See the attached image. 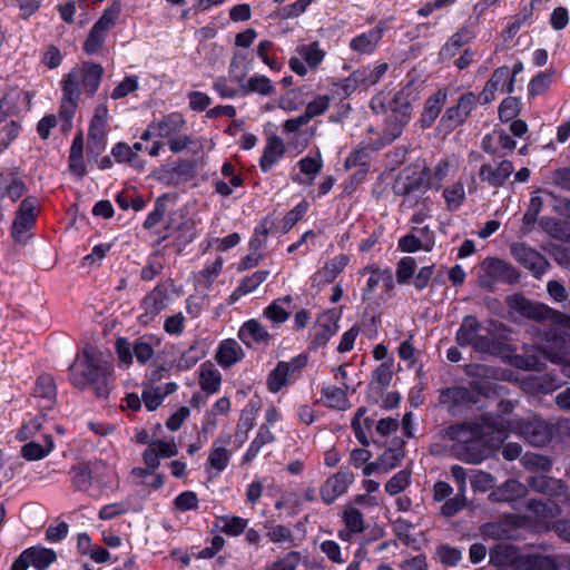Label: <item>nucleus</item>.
Masks as SVG:
<instances>
[{
	"label": "nucleus",
	"mask_w": 570,
	"mask_h": 570,
	"mask_svg": "<svg viewBox=\"0 0 570 570\" xmlns=\"http://www.w3.org/2000/svg\"><path fill=\"white\" fill-rule=\"evenodd\" d=\"M456 343L462 346H472L480 353L497 354L499 345L490 325L482 324L475 316H465L455 335Z\"/></svg>",
	"instance_id": "nucleus-5"
},
{
	"label": "nucleus",
	"mask_w": 570,
	"mask_h": 570,
	"mask_svg": "<svg viewBox=\"0 0 570 570\" xmlns=\"http://www.w3.org/2000/svg\"><path fill=\"white\" fill-rule=\"evenodd\" d=\"M411 89H403L397 92L391 105V116L386 128L384 129V140L393 141L397 138L404 126L410 121L412 115V100L410 99Z\"/></svg>",
	"instance_id": "nucleus-10"
},
{
	"label": "nucleus",
	"mask_w": 570,
	"mask_h": 570,
	"mask_svg": "<svg viewBox=\"0 0 570 570\" xmlns=\"http://www.w3.org/2000/svg\"><path fill=\"white\" fill-rule=\"evenodd\" d=\"M297 57L288 61L289 68L296 75L304 77L308 69H316L325 58V51L317 41L301 45L296 48Z\"/></svg>",
	"instance_id": "nucleus-15"
},
{
	"label": "nucleus",
	"mask_w": 570,
	"mask_h": 570,
	"mask_svg": "<svg viewBox=\"0 0 570 570\" xmlns=\"http://www.w3.org/2000/svg\"><path fill=\"white\" fill-rule=\"evenodd\" d=\"M410 479L411 472L407 470H401L386 482L385 491L390 495H396L409 487Z\"/></svg>",
	"instance_id": "nucleus-63"
},
{
	"label": "nucleus",
	"mask_w": 570,
	"mask_h": 570,
	"mask_svg": "<svg viewBox=\"0 0 570 570\" xmlns=\"http://www.w3.org/2000/svg\"><path fill=\"white\" fill-rule=\"evenodd\" d=\"M495 91L509 92L513 91V79L509 67L503 66L495 69L491 79L487 82L482 96L485 102L493 99Z\"/></svg>",
	"instance_id": "nucleus-30"
},
{
	"label": "nucleus",
	"mask_w": 570,
	"mask_h": 570,
	"mask_svg": "<svg viewBox=\"0 0 570 570\" xmlns=\"http://www.w3.org/2000/svg\"><path fill=\"white\" fill-rule=\"evenodd\" d=\"M397 247L404 253H415L417 250L431 252L433 242L430 236L426 239H421L417 235L411 233L399 239Z\"/></svg>",
	"instance_id": "nucleus-52"
},
{
	"label": "nucleus",
	"mask_w": 570,
	"mask_h": 570,
	"mask_svg": "<svg viewBox=\"0 0 570 570\" xmlns=\"http://www.w3.org/2000/svg\"><path fill=\"white\" fill-rule=\"evenodd\" d=\"M248 525V520L236 515H222L217 518L216 527L229 537L240 535Z\"/></svg>",
	"instance_id": "nucleus-48"
},
{
	"label": "nucleus",
	"mask_w": 570,
	"mask_h": 570,
	"mask_svg": "<svg viewBox=\"0 0 570 570\" xmlns=\"http://www.w3.org/2000/svg\"><path fill=\"white\" fill-rule=\"evenodd\" d=\"M104 68L94 62H83L73 67L60 80L62 92L59 115L70 120L83 97L91 98L97 92Z\"/></svg>",
	"instance_id": "nucleus-2"
},
{
	"label": "nucleus",
	"mask_w": 570,
	"mask_h": 570,
	"mask_svg": "<svg viewBox=\"0 0 570 570\" xmlns=\"http://www.w3.org/2000/svg\"><path fill=\"white\" fill-rule=\"evenodd\" d=\"M442 198L449 212L459 210L466 199L465 187L462 180L445 186L442 190Z\"/></svg>",
	"instance_id": "nucleus-43"
},
{
	"label": "nucleus",
	"mask_w": 570,
	"mask_h": 570,
	"mask_svg": "<svg viewBox=\"0 0 570 570\" xmlns=\"http://www.w3.org/2000/svg\"><path fill=\"white\" fill-rule=\"evenodd\" d=\"M164 239L168 240L165 247L170 246L175 253L179 254L195 237L191 233L184 232L183 228L178 226L173 233L166 235Z\"/></svg>",
	"instance_id": "nucleus-57"
},
{
	"label": "nucleus",
	"mask_w": 570,
	"mask_h": 570,
	"mask_svg": "<svg viewBox=\"0 0 570 570\" xmlns=\"http://www.w3.org/2000/svg\"><path fill=\"white\" fill-rule=\"evenodd\" d=\"M297 166L299 168V175H297L294 180L298 184L311 185L323 167L321 153L318 150L313 154L309 153L297 163Z\"/></svg>",
	"instance_id": "nucleus-34"
},
{
	"label": "nucleus",
	"mask_w": 570,
	"mask_h": 570,
	"mask_svg": "<svg viewBox=\"0 0 570 570\" xmlns=\"http://www.w3.org/2000/svg\"><path fill=\"white\" fill-rule=\"evenodd\" d=\"M404 444L401 439L393 440L375 462L364 465L363 474L386 473L396 468L404 458Z\"/></svg>",
	"instance_id": "nucleus-17"
},
{
	"label": "nucleus",
	"mask_w": 570,
	"mask_h": 570,
	"mask_svg": "<svg viewBox=\"0 0 570 570\" xmlns=\"http://www.w3.org/2000/svg\"><path fill=\"white\" fill-rule=\"evenodd\" d=\"M69 372L73 386L81 390L92 387L97 396L108 394L112 366L94 346L87 345L77 354Z\"/></svg>",
	"instance_id": "nucleus-3"
},
{
	"label": "nucleus",
	"mask_w": 570,
	"mask_h": 570,
	"mask_svg": "<svg viewBox=\"0 0 570 570\" xmlns=\"http://www.w3.org/2000/svg\"><path fill=\"white\" fill-rule=\"evenodd\" d=\"M527 508L530 517L540 528L548 530L552 527L559 538L570 543V520L553 523L556 517L561 513L559 505L553 500H530Z\"/></svg>",
	"instance_id": "nucleus-7"
},
{
	"label": "nucleus",
	"mask_w": 570,
	"mask_h": 570,
	"mask_svg": "<svg viewBox=\"0 0 570 570\" xmlns=\"http://www.w3.org/2000/svg\"><path fill=\"white\" fill-rule=\"evenodd\" d=\"M136 441L141 444H147L142 453V460L149 473H153L160 465L161 459H169L178 454V446L174 440H153L149 441V435L146 431H140L136 434Z\"/></svg>",
	"instance_id": "nucleus-11"
},
{
	"label": "nucleus",
	"mask_w": 570,
	"mask_h": 570,
	"mask_svg": "<svg viewBox=\"0 0 570 570\" xmlns=\"http://www.w3.org/2000/svg\"><path fill=\"white\" fill-rule=\"evenodd\" d=\"M238 338L248 348L268 345L272 335L266 327L256 318L244 322L238 330Z\"/></svg>",
	"instance_id": "nucleus-25"
},
{
	"label": "nucleus",
	"mask_w": 570,
	"mask_h": 570,
	"mask_svg": "<svg viewBox=\"0 0 570 570\" xmlns=\"http://www.w3.org/2000/svg\"><path fill=\"white\" fill-rule=\"evenodd\" d=\"M167 306L166 292L159 287L154 288L141 302L144 313L139 316L142 324L151 322Z\"/></svg>",
	"instance_id": "nucleus-31"
},
{
	"label": "nucleus",
	"mask_w": 570,
	"mask_h": 570,
	"mask_svg": "<svg viewBox=\"0 0 570 570\" xmlns=\"http://www.w3.org/2000/svg\"><path fill=\"white\" fill-rule=\"evenodd\" d=\"M198 383L205 393L215 394L220 390L222 373L213 363L205 362L198 368Z\"/></svg>",
	"instance_id": "nucleus-41"
},
{
	"label": "nucleus",
	"mask_w": 570,
	"mask_h": 570,
	"mask_svg": "<svg viewBox=\"0 0 570 570\" xmlns=\"http://www.w3.org/2000/svg\"><path fill=\"white\" fill-rule=\"evenodd\" d=\"M268 275V271H256L253 274L244 277L239 282L238 286L229 295L228 304H235L243 296L253 293L261 284L267 279Z\"/></svg>",
	"instance_id": "nucleus-39"
},
{
	"label": "nucleus",
	"mask_w": 570,
	"mask_h": 570,
	"mask_svg": "<svg viewBox=\"0 0 570 570\" xmlns=\"http://www.w3.org/2000/svg\"><path fill=\"white\" fill-rule=\"evenodd\" d=\"M482 148L491 155L504 156L515 148V141L504 131L494 130L483 138Z\"/></svg>",
	"instance_id": "nucleus-36"
},
{
	"label": "nucleus",
	"mask_w": 570,
	"mask_h": 570,
	"mask_svg": "<svg viewBox=\"0 0 570 570\" xmlns=\"http://www.w3.org/2000/svg\"><path fill=\"white\" fill-rule=\"evenodd\" d=\"M121 12L119 1H114L92 26L83 43V50L88 55L97 53L104 46L109 31L115 27Z\"/></svg>",
	"instance_id": "nucleus-9"
},
{
	"label": "nucleus",
	"mask_w": 570,
	"mask_h": 570,
	"mask_svg": "<svg viewBox=\"0 0 570 570\" xmlns=\"http://www.w3.org/2000/svg\"><path fill=\"white\" fill-rule=\"evenodd\" d=\"M224 259L217 256L214 261L207 262L197 275V283L205 288H210L223 271Z\"/></svg>",
	"instance_id": "nucleus-51"
},
{
	"label": "nucleus",
	"mask_w": 570,
	"mask_h": 570,
	"mask_svg": "<svg viewBox=\"0 0 570 570\" xmlns=\"http://www.w3.org/2000/svg\"><path fill=\"white\" fill-rule=\"evenodd\" d=\"M322 399L326 406L336 410H346L350 406L345 390L337 386L323 389Z\"/></svg>",
	"instance_id": "nucleus-53"
},
{
	"label": "nucleus",
	"mask_w": 570,
	"mask_h": 570,
	"mask_svg": "<svg viewBox=\"0 0 570 570\" xmlns=\"http://www.w3.org/2000/svg\"><path fill=\"white\" fill-rule=\"evenodd\" d=\"M522 553L512 544L499 543L490 550V563L498 570H519Z\"/></svg>",
	"instance_id": "nucleus-24"
},
{
	"label": "nucleus",
	"mask_w": 570,
	"mask_h": 570,
	"mask_svg": "<svg viewBox=\"0 0 570 570\" xmlns=\"http://www.w3.org/2000/svg\"><path fill=\"white\" fill-rule=\"evenodd\" d=\"M185 129L184 116L179 112H171L150 122L140 139L148 141L151 138H160L171 153L178 154L194 145L199 146V141L187 135Z\"/></svg>",
	"instance_id": "nucleus-4"
},
{
	"label": "nucleus",
	"mask_w": 570,
	"mask_h": 570,
	"mask_svg": "<svg viewBox=\"0 0 570 570\" xmlns=\"http://www.w3.org/2000/svg\"><path fill=\"white\" fill-rule=\"evenodd\" d=\"M502 433L499 417L484 413L470 421L449 425L444 430V438L451 442L456 459L479 464L499 449Z\"/></svg>",
	"instance_id": "nucleus-1"
},
{
	"label": "nucleus",
	"mask_w": 570,
	"mask_h": 570,
	"mask_svg": "<svg viewBox=\"0 0 570 570\" xmlns=\"http://www.w3.org/2000/svg\"><path fill=\"white\" fill-rule=\"evenodd\" d=\"M109 132V110L106 104L98 105L89 121L87 151L94 156L100 155L107 146Z\"/></svg>",
	"instance_id": "nucleus-12"
},
{
	"label": "nucleus",
	"mask_w": 570,
	"mask_h": 570,
	"mask_svg": "<svg viewBox=\"0 0 570 570\" xmlns=\"http://www.w3.org/2000/svg\"><path fill=\"white\" fill-rule=\"evenodd\" d=\"M71 482L76 490L87 491L91 484V471L86 464H79L71 469Z\"/></svg>",
	"instance_id": "nucleus-60"
},
{
	"label": "nucleus",
	"mask_w": 570,
	"mask_h": 570,
	"mask_svg": "<svg viewBox=\"0 0 570 570\" xmlns=\"http://www.w3.org/2000/svg\"><path fill=\"white\" fill-rule=\"evenodd\" d=\"M232 435H220L212 444L207 462L206 471L214 476L219 475L228 466L233 456L232 451L228 449Z\"/></svg>",
	"instance_id": "nucleus-18"
},
{
	"label": "nucleus",
	"mask_w": 570,
	"mask_h": 570,
	"mask_svg": "<svg viewBox=\"0 0 570 570\" xmlns=\"http://www.w3.org/2000/svg\"><path fill=\"white\" fill-rule=\"evenodd\" d=\"M353 479V474L347 471H340L330 476L321 488L323 501L327 504L333 503L340 495L347 491Z\"/></svg>",
	"instance_id": "nucleus-27"
},
{
	"label": "nucleus",
	"mask_w": 570,
	"mask_h": 570,
	"mask_svg": "<svg viewBox=\"0 0 570 570\" xmlns=\"http://www.w3.org/2000/svg\"><path fill=\"white\" fill-rule=\"evenodd\" d=\"M500 426L503 428L502 442L507 439L508 433H514L522 436L527 442L534 446L546 444L551 435L550 426L537 414H528L525 417L513 419V421L503 422L500 420Z\"/></svg>",
	"instance_id": "nucleus-6"
},
{
	"label": "nucleus",
	"mask_w": 570,
	"mask_h": 570,
	"mask_svg": "<svg viewBox=\"0 0 570 570\" xmlns=\"http://www.w3.org/2000/svg\"><path fill=\"white\" fill-rule=\"evenodd\" d=\"M350 262L348 256L338 255L327 262L322 271H320V275L322 279L326 282H332L336 278V276L347 266Z\"/></svg>",
	"instance_id": "nucleus-58"
},
{
	"label": "nucleus",
	"mask_w": 570,
	"mask_h": 570,
	"mask_svg": "<svg viewBox=\"0 0 570 570\" xmlns=\"http://www.w3.org/2000/svg\"><path fill=\"white\" fill-rule=\"evenodd\" d=\"M511 252L515 261L537 278L541 277L549 266V263L540 253L524 244L513 245Z\"/></svg>",
	"instance_id": "nucleus-22"
},
{
	"label": "nucleus",
	"mask_w": 570,
	"mask_h": 570,
	"mask_svg": "<svg viewBox=\"0 0 570 570\" xmlns=\"http://www.w3.org/2000/svg\"><path fill=\"white\" fill-rule=\"evenodd\" d=\"M276 47L269 40H263L256 48V53L259 59L273 71H279L283 67V61L276 55Z\"/></svg>",
	"instance_id": "nucleus-49"
},
{
	"label": "nucleus",
	"mask_w": 570,
	"mask_h": 570,
	"mask_svg": "<svg viewBox=\"0 0 570 570\" xmlns=\"http://www.w3.org/2000/svg\"><path fill=\"white\" fill-rule=\"evenodd\" d=\"M24 557L29 558L30 564L37 570H47L57 560L56 552L52 549L43 547L26 549Z\"/></svg>",
	"instance_id": "nucleus-45"
},
{
	"label": "nucleus",
	"mask_w": 570,
	"mask_h": 570,
	"mask_svg": "<svg viewBox=\"0 0 570 570\" xmlns=\"http://www.w3.org/2000/svg\"><path fill=\"white\" fill-rule=\"evenodd\" d=\"M507 303L511 311L520 314L523 317L539 321L550 320L556 324L570 326L569 316L553 311L542 303L532 302L522 295H511L508 297Z\"/></svg>",
	"instance_id": "nucleus-8"
},
{
	"label": "nucleus",
	"mask_w": 570,
	"mask_h": 570,
	"mask_svg": "<svg viewBox=\"0 0 570 570\" xmlns=\"http://www.w3.org/2000/svg\"><path fill=\"white\" fill-rule=\"evenodd\" d=\"M519 570H558V563L551 556L522 553Z\"/></svg>",
	"instance_id": "nucleus-44"
},
{
	"label": "nucleus",
	"mask_w": 570,
	"mask_h": 570,
	"mask_svg": "<svg viewBox=\"0 0 570 570\" xmlns=\"http://www.w3.org/2000/svg\"><path fill=\"white\" fill-rule=\"evenodd\" d=\"M338 317L332 312L322 314L311 331V343L318 347L325 345L338 331Z\"/></svg>",
	"instance_id": "nucleus-26"
},
{
	"label": "nucleus",
	"mask_w": 570,
	"mask_h": 570,
	"mask_svg": "<svg viewBox=\"0 0 570 570\" xmlns=\"http://www.w3.org/2000/svg\"><path fill=\"white\" fill-rule=\"evenodd\" d=\"M528 485L535 492L543 493L551 498H559L567 493V484L561 480L543 474L530 476Z\"/></svg>",
	"instance_id": "nucleus-32"
},
{
	"label": "nucleus",
	"mask_w": 570,
	"mask_h": 570,
	"mask_svg": "<svg viewBox=\"0 0 570 570\" xmlns=\"http://www.w3.org/2000/svg\"><path fill=\"white\" fill-rule=\"evenodd\" d=\"M24 194V185L12 175L0 176V200L9 198L12 203L17 202Z\"/></svg>",
	"instance_id": "nucleus-47"
},
{
	"label": "nucleus",
	"mask_w": 570,
	"mask_h": 570,
	"mask_svg": "<svg viewBox=\"0 0 570 570\" xmlns=\"http://www.w3.org/2000/svg\"><path fill=\"white\" fill-rule=\"evenodd\" d=\"M304 364L305 360L301 357L293 358L289 362H278L276 367L268 374L266 381L268 391L277 393L283 387L295 382Z\"/></svg>",
	"instance_id": "nucleus-16"
},
{
	"label": "nucleus",
	"mask_w": 570,
	"mask_h": 570,
	"mask_svg": "<svg viewBox=\"0 0 570 570\" xmlns=\"http://www.w3.org/2000/svg\"><path fill=\"white\" fill-rule=\"evenodd\" d=\"M53 441L50 435L43 436V444L29 442L21 449V454L26 460L35 461L47 456L53 450Z\"/></svg>",
	"instance_id": "nucleus-50"
},
{
	"label": "nucleus",
	"mask_w": 570,
	"mask_h": 570,
	"mask_svg": "<svg viewBox=\"0 0 570 570\" xmlns=\"http://www.w3.org/2000/svg\"><path fill=\"white\" fill-rule=\"evenodd\" d=\"M342 520L345 529L338 531V538L348 542L354 534H360L365 530V520L363 513L355 504H346L342 513Z\"/></svg>",
	"instance_id": "nucleus-28"
},
{
	"label": "nucleus",
	"mask_w": 570,
	"mask_h": 570,
	"mask_svg": "<svg viewBox=\"0 0 570 570\" xmlns=\"http://www.w3.org/2000/svg\"><path fill=\"white\" fill-rule=\"evenodd\" d=\"M285 146L277 136H271L266 140L263 155L261 157V168L263 171L271 170L284 156Z\"/></svg>",
	"instance_id": "nucleus-40"
},
{
	"label": "nucleus",
	"mask_w": 570,
	"mask_h": 570,
	"mask_svg": "<svg viewBox=\"0 0 570 570\" xmlns=\"http://www.w3.org/2000/svg\"><path fill=\"white\" fill-rule=\"evenodd\" d=\"M446 98L448 94L444 89H439L428 98L420 118L422 128H429L434 124L446 101Z\"/></svg>",
	"instance_id": "nucleus-38"
},
{
	"label": "nucleus",
	"mask_w": 570,
	"mask_h": 570,
	"mask_svg": "<svg viewBox=\"0 0 570 570\" xmlns=\"http://www.w3.org/2000/svg\"><path fill=\"white\" fill-rule=\"evenodd\" d=\"M245 353L239 343L234 338L223 340L216 352V361L223 368H229L242 361Z\"/></svg>",
	"instance_id": "nucleus-35"
},
{
	"label": "nucleus",
	"mask_w": 570,
	"mask_h": 570,
	"mask_svg": "<svg viewBox=\"0 0 570 570\" xmlns=\"http://www.w3.org/2000/svg\"><path fill=\"white\" fill-rule=\"evenodd\" d=\"M513 164L510 160H502L497 165L483 164L480 167V179L492 187H501L513 173Z\"/></svg>",
	"instance_id": "nucleus-29"
},
{
	"label": "nucleus",
	"mask_w": 570,
	"mask_h": 570,
	"mask_svg": "<svg viewBox=\"0 0 570 570\" xmlns=\"http://www.w3.org/2000/svg\"><path fill=\"white\" fill-rule=\"evenodd\" d=\"M24 99V94L17 89L6 91L0 100V124H2L7 117L17 115Z\"/></svg>",
	"instance_id": "nucleus-46"
},
{
	"label": "nucleus",
	"mask_w": 570,
	"mask_h": 570,
	"mask_svg": "<svg viewBox=\"0 0 570 570\" xmlns=\"http://www.w3.org/2000/svg\"><path fill=\"white\" fill-rule=\"evenodd\" d=\"M482 271L481 283L484 286H491L498 281L512 283L518 278L515 268L499 258L485 259L482 264Z\"/></svg>",
	"instance_id": "nucleus-19"
},
{
	"label": "nucleus",
	"mask_w": 570,
	"mask_h": 570,
	"mask_svg": "<svg viewBox=\"0 0 570 570\" xmlns=\"http://www.w3.org/2000/svg\"><path fill=\"white\" fill-rule=\"evenodd\" d=\"M470 40V33L466 29H460L455 32L449 41L440 50V57L442 60H448L454 57L459 50L468 43Z\"/></svg>",
	"instance_id": "nucleus-54"
},
{
	"label": "nucleus",
	"mask_w": 570,
	"mask_h": 570,
	"mask_svg": "<svg viewBox=\"0 0 570 570\" xmlns=\"http://www.w3.org/2000/svg\"><path fill=\"white\" fill-rule=\"evenodd\" d=\"M476 104V97L472 92L463 95L458 105L446 109L445 114L441 118V125L446 130H453L460 126L470 112L473 110Z\"/></svg>",
	"instance_id": "nucleus-23"
},
{
	"label": "nucleus",
	"mask_w": 570,
	"mask_h": 570,
	"mask_svg": "<svg viewBox=\"0 0 570 570\" xmlns=\"http://www.w3.org/2000/svg\"><path fill=\"white\" fill-rule=\"evenodd\" d=\"M384 33V28L380 24L376 27L354 37L350 47L353 51L361 55H371L375 51L379 42L381 41Z\"/></svg>",
	"instance_id": "nucleus-33"
},
{
	"label": "nucleus",
	"mask_w": 570,
	"mask_h": 570,
	"mask_svg": "<svg viewBox=\"0 0 570 570\" xmlns=\"http://www.w3.org/2000/svg\"><path fill=\"white\" fill-rule=\"evenodd\" d=\"M244 92H257L263 96H269L274 92L275 88L271 80L263 75L252 76L245 85H242Z\"/></svg>",
	"instance_id": "nucleus-55"
},
{
	"label": "nucleus",
	"mask_w": 570,
	"mask_h": 570,
	"mask_svg": "<svg viewBox=\"0 0 570 570\" xmlns=\"http://www.w3.org/2000/svg\"><path fill=\"white\" fill-rule=\"evenodd\" d=\"M428 189L424 168L419 164L409 165L400 170L393 184V191L399 196L421 194Z\"/></svg>",
	"instance_id": "nucleus-13"
},
{
	"label": "nucleus",
	"mask_w": 570,
	"mask_h": 570,
	"mask_svg": "<svg viewBox=\"0 0 570 570\" xmlns=\"http://www.w3.org/2000/svg\"><path fill=\"white\" fill-rule=\"evenodd\" d=\"M440 404L452 415H458L463 409L474 404L476 401L472 391L463 386L448 387L441 391Z\"/></svg>",
	"instance_id": "nucleus-21"
},
{
	"label": "nucleus",
	"mask_w": 570,
	"mask_h": 570,
	"mask_svg": "<svg viewBox=\"0 0 570 570\" xmlns=\"http://www.w3.org/2000/svg\"><path fill=\"white\" fill-rule=\"evenodd\" d=\"M318 549L332 563L343 564L347 560V556L343 554L341 546L334 540L322 541Z\"/></svg>",
	"instance_id": "nucleus-59"
},
{
	"label": "nucleus",
	"mask_w": 570,
	"mask_h": 570,
	"mask_svg": "<svg viewBox=\"0 0 570 570\" xmlns=\"http://www.w3.org/2000/svg\"><path fill=\"white\" fill-rule=\"evenodd\" d=\"M39 202L37 198H24L12 223L11 234L16 242L26 243L31 237V230L38 217Z\"/></svg>",
	"instance_id": "nucleus-14"
},
{
	"label": "nucleus",
	"mask_w": 570,
	"mask_h": 570,
	"mask_svg": "<svg viewBox=\"0 0 570 570\" xmlns=\"http://www.w3.org/2000/svg\"><path fill=\"white\" fill-rule=\"evenodd\" d=\"M528 493V488L521 482L511 479L498 487L490 493V499L493 502H509L512 503Z\"/></svg>",
	"instance_id": "nucleus-37"
},
{
	"label": "nucleus",
	"mask_w": 570,
	"mask_h": 570,
	"mask_svg": "<svg viewBox=\"0 0 570 570\" xmlns=\"http://www.w3.org/2000/svg\"><path fill=\"white\" fill-rule=\"evenodd\" d=\"M429 189L440 190L443 183L459 170L455 157H443L431 167L423 166Z\"/></svg>",
	"instance_id": "nucleus-20"
},
{
	"label": "nucleus",
	"mask_w": 570,
	"mask_h": 570,
	"mask_svg": "<svg viewBox=\"0 0 570 570\" xmlns=\"http://www.w3.org/2000/svg\"><path fill=\"white\" fill-rule=\"evenodd\" d=\"M366 412L367 410L365 407H360L352 420V428L355 435L363 443L365 442L367 431L371 429L373 423V421L366 416Z\"/></svg>",
	"instance_id": "nucleus-61"
},
{
	"label": "nucleus",
	"mask_w": 570,
	"mask_h": 570,
	"mask_svg": "<svg viewBox=\"0 0 570 570\" xmlns=\"http://www.w3.org/2000/svg\"><path fill=\"white\" fill-rule=\"evenodd\" d=\"M247 53L235 51L229 63V77L237 83H242L247 73Z\"/></svg>",
	"instance_id": "nucleus-56"
},
{
	"label": "nucleus",
	"mask_w": 570,
	"mask_h": 570,
	"mask_svg": "<svg viewBox=\"0 0 570 570\" xmlns=\"http://www.w3.org/2000/svg\"><path fill=\"white\" fill-rule=\"evenodd\" d=\"M389 69L385 62L360 68L351 73V80L361 82L362 87H371L380 81Z\"/></svg>",
	"instance_id": "nucleus-42"
},
{
	"label": "nucleus",
	"mask_w": 570,
	"mask_h": 570,
	"mask_svg": "<svg viewBox=\"0 0 570 570\" xmlns=\"http://www.w3.org/2000/svg\"><path fill=\"white\" fill-rule=\"evenodd\" d=\"M302 557L297 551H291L283 558L267 564L264 570H296L301 564Z\"/></svg>",
	"instance_id": "nucleus-62"
},
{
	"label": "nucleus",
	"mask_w": 570,
	"mask_h": 570,
	"mask_svg": "<svg viewBox=\"0 0 570 570\" xmlns=\"http://www.w3.org/2000/svg\"><path fill=\"white\" fill-rule=\"evenodd\" d=\"M263 315L274 324H282L289 317V313L279 299L272 302L267 307H265Z\"/></svg>",
	"instance_id": "nucleus-64"
}]
</instances>
